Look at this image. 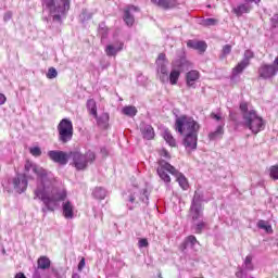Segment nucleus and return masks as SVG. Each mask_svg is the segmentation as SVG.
Returning <instances> with one entry per match:
<instances>
[{
    "label": "nucleus",
    "instance_id": "50",
    "mask_svg": "<svg viewBox=\"0 0 278 278\" xmlns=\"http://www.w3.org/2000/svg\"><path fill=\"white\" fill-rule=\"evenodd\" d=\"M33 278H42V276L40 275V270L35 269V271L33 274Z\"/></svg>",
    "mask_w": 278,
    "mask_h": 278
},
{
    "label": "nucleus",
    "instance_id": "41",
    "mask_svg": "<svg viewBox=\"0 0 278 278\" xmlns=\"http://www.w3.org/2000/svg\"><path fill=\"white\" fill-rule=\"evenodd\" d=\"M29 153L33 154L34 157H40L42 155V150L40 147L29 148Z\"/></svg>",
    "mask_w": 278,
    "mask_h": 278
},
{
    "label": "nucleus",
    "instance_id": "24",
    "mask_svg": "<svg viewBox=\"0 0 278 278\" xmlns=\"http://www.w3.org/2000/svg\"><path fill=\"white\" fill-rule=\"evenodd\" d=\"M251 64V62H247V61H241L237 64L236 67L232 68V75L233 77H237V75H240L244 72V68H247L249 65Z\"/></svg>",
    "mask_w": 278,
    "mask_h": 278
},
{
    "label": "nucleus",
    "instance_id": "1",
    "mask_svg": "<svg viewBox=\"0 0 278 278\" xmlns=\"http://www.w3.org/2000/svg\"><path fill=\"white\" fill-rule=\"evenodd\" d=\"M24 176L27 179H34V175L40 179V185L35 189V199L42 201L45 207L41 210L43 213L55 212L60 207V201H66L65 189H54L51 182L47 180V170L31 161H26L24 166Z\"/></svg>",
    "mask_w": 278,
    "mask_h": 278
},
{
    "label": "nucleus",
    "instance_id": "42",
    "mask_svg": "<svg viewBox=\"0 0 278 278\" xmlns=\"http://www.w3.org/2000/svg\"><path fill=\"white\" fill-rule=\"evenodd\" d=\"M254 58H255V54L253 53V51L245 50L242 60H243V62H251V60H253Z\"/></svg>",
    "mask_w": 278,
    "mask_h": 278
},
{
    "label": "nucleus",
    "instance_id": "32",
    "mask_svg": "<svg viewBox=\"0 0 278 278\" xmlns=\"http://www.w3.org/2000/svg\"><path fill=\"white\" fill-rule=\"evenodd\" d=\"M163 138L167 142V144H169V147H175L177 144V142L175 141V138L173 137V135L168 129L164 131Z\"/></svg>",
    "mask_w": 278,
    "mask_h": 278
},
{
    "label": "nucleus",
    "instance_id": "43",
    "mask_svg": "<svg viewBox=\"0 0 278 278\" xmlns=\"http://www.w3.org/2000/svg\"><path fill=\"white\" fill-rule=\"evenodd\" d=\"M99 34L102 36V38H108V26H105L104 23L99 25Z\"/></svg>",
    "mask_w": 278,
    "mask_h": 278
},
{
    "label": "nucleus",
    "instance_id": "9",
    "mask_svg": "<svg viewBox=\"0 0 278 278\" xmlns=\"http://www.w3.org/2000/svg\"><path fill=\"white\" fill-rule=\"evenodd\" d=\"M48 157L55 164H60V166H66L68 164V160H71V152L51 150L48 151Z\"/></svg>",
    "mask_w": 278,
    "mask_h": 278
},
{
    "label": "nucleus",
    "instance_id": "44",
    "mask_svg": "<svg viewBox=\"0 0 278 278\" xmlns=\"http://www.w3.org/2000/svg\"><path fill=\"white\" fill-rule=\"evenodd\" d=\"M55 77H58V70H55V67H50L47 73V78L55 79Z\"/></svg>",
    "mask_w": 278,
    "mask_h": 278
},
{
    "label": "nucleus",
    "instance_id": "15",
    "mask_svg": "<svg viewBox=\"0 0 278 278\" xmlns=\"http://www.w3.org/2000/svg\"><path fill=\"white\" fill-rule=\"evenodd\" d=\"M199 77H201V74L197 70H191L186 74V84L188 88H197L195 81H198Z\"/></svg>",
    "mask_w": 278,
    "mask_h": 278
},
{
    "label": "nucleus",
    "instance_id": "35",
    "mask_svg": "<svg viewBox=\"0 0 278 278\" xmlns=\"http://www.w3.org/2000/svg\"><path fill=\"white\" fill-rule=\"evenodd\" d=\"M257 227L258 229H264L267 233H273V226L268 225L266 220H258Z\"/></svg>",
    "mask_w": 278,
    "mask_h": 278
},
{
    "label": "nucleus",
    "instance_id": "19",
    "mask_svg": "<svg viewBox=\"0 0 278 278\" xmlns=\"http://www.w3.org/2000/svg\"><path fill=\"white\" fill-rule=\"evenodd\" d=\"M97 121L98 127H101V129H108V125H110V114L108 113H102L98 115L96 113V116H93Z\"/></svg>",
    "mask_w": 278,
    "mask_h": 278
},
{
    "label": "nucleus",
    "instance_id": "3",
    "mask_svg": "<svg viewBox=\"0 0 278 278\" xmlns=\"http://www.w3.org/2000/svg\"><path fill=\"white\" fill-rule=\"evenodd\" d=\"M43 5L52 16L53 21L60 23L62 16H66V12L71 10V0H42Z\"/></svg>",
    "mask_w": 278,
    "mask_h": 278
},
{
    "label": "nucleus",
    "instance_id": "13",
    "mask_svg": "<svg viewBox=\"0 0 278 278\" xmlns=\"http://www.w3.org/2000/svg\"><path fill=\"white\" fill-rule=\"evenodd\" d=\"M131 12H140V9H138V7L128 5L124 10V23L127 25V27H132L134 23H136V17H134Z\"/></svg>",
    "mask_w": 278,
    "mask_h": 278
},
{
    "label": "nucleus",
    "instance_id": "29",
    "mask_svg": "<svg viewBox=\"0 0 278 278\" xmlns=\"http://www.w3.org/2000/svg\"><path fill=\"white\" fill-rule=\"evenodd\" d=\"M176 66H178L180 71H188V68L192 66V63L186 60V58H181L180 60L176 61Z\"/></svg>",
    "mask_w": 278,
    "mask_h": 278
},
{
    "label": "nucleus",
    "instance_id": "45",
    "mask_svg": "<svg viewBox=\"0 0 278 278\" xmlns=\"http://www.w3.org/2000/svg\"><path fill=\"white\" fill-rule=\"evenodd\" d=\"M195 233H202L203 229H205V222H200L195 226H193Z\"/></svg>",
    "mask_w": 278,
    "mask_h": 278
},
{
    "label": "nucleus",
    "instance_id": "27",
    "mask_svg": "<svg viewBox=\"0 0 278 278\" xmlns=\"http://www.w3.org/2000/svg\"><path fill=\"white\" fill-rule=\"evenodd\" d=\"M203 207L202 206H191L190 207V216L192 220H199L201 216H203Z\"/></svg>",
    "mask_w": 278,
    "mask_h": 278
},
{
    "label": "nucleus",
    "instance_id": "2",
    "mask_svg": "<svg viewBox=\"0 0 278 278\" xmlns=\"http://www.w3.org/2000/svg\"><path fill=\"white\" fill-rule=\"evenodd\" d=\"M240 111L242 113L243 127L251 129L252 134H260L264 129V119L257 115L255 110H249V104L242 102L240 104Z\"/></svg>",
    "mask_w": 278,
    "mask_h": 278
},
{
    "label": "nucleus",
    "instance_id": "16",
    "mask_svg": "<svg viewBox=\"0 0 278 278\" xmlns=\"http://www.w3.org/2000/svg\"><path fill=\"white\" fill-rule=\"evenodd\" d=\"M124 43L123 42H116L108 45L105 48V53L109 58H114L117 55L118 52L123 51Z\"/></svg>",
    "mask_w": 278,
    "mask_h": 278
},
{
    "label": "nucleus",
    "instance_id": "34",
    "mask_svg": "<svg viewBox=\"0 0 278 278\" xmlns=\"http://www.w3.org/2000/svg\"><path fill=\"white\" fill-rule=\"evenodd\" d=\"M87 110L91 116H97V102L92 99L87 101Z\"/></svg>",
    "mask_w": 278,
    "mask_h": 278
},
{
    "label": "nucleus",
    "instance_id": "26",
    "mask_svg": "<svg viewBox=\"0 0 278 278\" xmlns=\"http://www.w3.org/2000/svg\"><path fill=\"white\" fill-rule=\"evenodd\" d=\"M181 76V72L179 70L173 68L168 75V81L172 86H177V81H179V77Z\"/></svg>",
    "mask_w": 278,
    "mask_h": 278
},
{
    "label": "nucleus",
    "instance_id": "39",
    "mask_svg": "<svg viewBox=\"0 0 278 278\" xmlns=\"http://www.w3.org/2000/svg\"><path fill=\"white\" fill-rule=\"evenodd\" d=\"M203 27H214V25H218V20L216 18H205L202 21Z\"/></svg>",
    "mask_w": 278,
    "mask_h": 278
},
{
    "label": "nucleus",
    "instance_id": "33",
    "mask_svg": "<svg viewBox=\"0 0 278 278\" xmlns=\"http://www.w3.org/2000/svg\"><path fill=\"white\" fill-rule=\"evenodd\" d=\"M202 201H203V194H201L199 191H195L191 206L202 207V205H201Z\"/></svg>",
    "mask_w": 278,
    "mask_h": 278
},
{
    "label": "nucleus",
    "instance_id": "36",
    "mask_svg": "<svg viewBox=\"0 0 278 278\" xmlns=\"http://www.w3.org/2000/svg\"><path fill=\"white\" fill-rule=\"evenodd\" d=\"M92 16H94V13L89 12L88 10H83L81 14H80V21L81 23H86L88 21H90L92 18Z\"/></svg>",
    "mask_w": 278,
    "mask_h": 278
},
{
    "label": "nucleus",
    "instance_id": "23",
    "mask_svg": "<svg viewBox=\"0 0 278 278\" xmlns=\"http://www.w3.org/2000/svg\"><path fill=\"white\" fill-rule=\"evenodd\" d=\"M233 14L236 16H242V14H249L251 12V5L249 4H239L237 8L232 9Z\"/></svg>",
    "mask_w": 278,
    "mask_h": 278
},
{
    "label": "nucleus",
    "instance_id": "12",
    "mask_svg": "<svg viewBox=\"0 0 278 278\" xmlns=\"http://www.w3.org/2000/svg\"><path fill=\"white\" fill-rule=\"evenodd\" d=\"M13 188L20 194L27 190V177L23 174H17L12 180Z\"/></svg>",
    "mask_w": 278,
    "mask_h": 278
},
{
    "label": "nucleus",
    "instance_id": "8",
    "mask_svg": "<svg viewBox=\"0 0 278 278\" xmlns=\"http://www.w3.org/2000/svg\"><path fill=\"white\" fill-rule=\"evenodd\" d=\"M278 74V56L274 60V64L262 63L258 67V76L261 79H273Z\"/></svg>",
    "mask_w": 278,
    "mask_h": 278
},
{
    "label": "nucleus",
    "instance_id": "46",
    "mask_svg": "<svg viewBox=\"0 0 278 278\" xmlns=\"http://www.w3.org/2000/svg\"><path fill=\"white\" fill-rule=\"evenodd\" d=\"M270 178L278 179V165L271 166L270 168Z\"/></svg>",
    "mask_w": 278,
    "mask_h": 278
},
{
    "label": "nucleus",
    "instance_id": "18",
    "mask_svg": "<svg viewBox=\"0 0 278 278\" xmlns=\"http://www.w3.org/2000/svg\"><path fill=\"white\" fill-rule=\"evenodd\" d=\"M187 47L189 49H194L195 51H199L200 53H205V51L207 49V43H205V41L189 40V41H187Z\"/></svg>",
    "mask_w": 278,
    "mask_h": 278
},
{
    "label": "nucleus",
    "instance_id": "6",
    "mask_svg": "<svg viewBox=\"0 0 278 278\" xmlns=\"http://www.w3.org/2000/svg\"><path fill=\"white\" fill-rule=\"evenodd\" d=\"M59 141L63 144L73 140V122L68 118H63L58 125Z\"/></svg>",
    "mask_w": 278,
    "mask_h": 278
},
{
    "label": "nucleus",
    "instance_id": "49",
    "mask_svg": "<svg viewBox=\"0 0 278 278\" xmlns=\"http://www.w3.org/2000/svg\"><path fill=\"white\" fill-rule=\"evenodd\" d=\"M5 101H8V98H5V94L0 93V105H4Z\"/></svg>",
    "mask_w": 278,
    "mask_h": 278
},
{
    "label": "nucleus",
    "instance_id": "51",
    "mask_svg": "<svg viewBox=\"0 0 278 278\" xmlns=\"http://www.w3.org/2000/svg\"><path fill=\"white\" fill-rule=\"evenodd\" d=\"M4 21H10L12 18V12H7L3 16Z\"/></svg>",
    "mask_w": 278,
    "mask_h": 278
},
{
    "label": "nucleus",
    "instance_id": "28",
    "mask_svg": "<svg viewBox=\"0 0 278 278\" xmlns=\"http://www.w3.org/2000/svg\"><path fill=\"white\" fill-rule=\"evenodd\" d=\"M122 112L123 114H125V116H129L130 118H134V116L138 114V109H136V106L128 105V106H124Z\"/></svg>",
    "mask_w": 278,
    "mask_h": 278
},
{
    "label": "nucleus",
    "instance_id": "30",
    "mask_svg": "<svg viewBox=\"0 0 278 278\" xmlns=\"http://www.w3.org/2000/svg\"><path fill=\"white\" fill-rule=\"evenodd\" d=\"M223 134H225L223 126H217L215 131L208 134V139L218 140V138H223Z\"/></svg>",
    "mask_w": 278,
    "mask_h": 278
},
{
    "label": "nucleus",
    "instance_id": "48",
    "mask_svg": "<svg viewBox=\"0 0 278 278\" xmlns=\"http://www.w3.org/2000/svg\"><path fill=\"white\" fill-rule=\"evenodd\" d=\"M85 266H86V258H81L79 264H78L79 273H81L84 270Z\"/></svg>",
    "mask_w": 278,
    "mask_h": 278
},
{
    "label": "nucleus",
    "instance_id": "10",
    "mask_svg": "<svg viewBox=\"0 0 278 278\" xmlns=\"http://www.w3.org/2000/svg\"><path fill=\"white\" fill-rule=\"evenodd\" d=\"M166 54L161 53L156 59L157 73L162 84H168V67L166 66Z\"/></svg>",
    "mask_w": 278,
    "mask_h": 278
},
{
    "label": "nucleus",
    "instance_id": "4",
    "mask_svg": "<svg viewBox=\"0 0 278 278\" xmlns=\"http://www.w3.org/2000/svg\"><path fill=\"white\" fill-rule=\"evenodd\" d=\"M175 129L178 134L188 135H199V129L201 126L194 118L182 115L176 118Z\"/></svg>",
    "mask_w": 278,
    "mask_h": 278
},
{
    "label": "nucleus",
    "instance_id": "38",
    "mask_svg": "<svg viewBox=\"0 0 278 278\" xmlns=\"http://www.w3.org/2000/svg\"><path fill=\"white\" fill-rule=\"evenodd\" d=\"M243 266H244L245 270H253L254 266H253V256L252 255H248L245 257Z\"/></svg>",
    "mask_w": 278,
    "mask_h": 278
},
{
    "label": "nucleus",
    "instance_id": "53",
    "mask_svg": "<svg viewBox=\"0 0 278 278\" xmlns=\"http://www.w3.org/2000/svg\"><path fill=\"white\" fill-rule=\"evenodd\" d=\"M245 1V3H260V1H262V0H244Z\"/></svg>",
    "mask_w": 278,
    "mask_h": 278
},
{
    "label": "nucleus",
    "instance_id": "40",
    "mask_svg": "<svg viewBox=\"0 0 278 278\" xmlns=\"http://www.w3.org/2000/svg\"><path fill=\"white\" fill-rule=\"evenodd\" d=\"M231 53V45H225L222 49L220 60H225Z\"/></svg>",
    "mask_w": 278,
    "mask_h": 278
},
{
    "label": "nucleus",
    "instance_id": "5",
    "mask_svg": "<svg viewBox=\"0 0 278 278\" xmlns=\"http://www.w3.org/2000/svg\"><path fill=\"white\" fill-rule=\"evenodd\" d=\"M73 160V166L76 170H86L88 168V164H92L94 160H97V155L92 151H88L86 154H81V152H70V160Z\"/></svg>",
    "mask_w": 278,
    "mask_h": 278
},
{
    "label": "nucleus",
    "instance_id": "47",
    "mask_svg": "<svg viewBox=\"0 0 278 278\" xmlns=\"http://www.w3.org/2000/svg\"><path fill=\"white\" fill-rule=\"evenodd\" d=\"M138 244H139V249H144L149 247V241L147 239H140Z\"/></svg>",
    "mask_w": 278,
    "mask_h": 278
},
{
    "label": "nucleus",
    "instance_id": "52",
    "mask_svg": "<svg viewBox=\"0 0 278 278\" xmlns=\"http://www.w3.org/2000/svg\"><path fill=\"white\" fill-rule=\"evenodd\" d=\"M211 118H214L215 121H220V115L212 113Z\"/></svg>",
    "mask_w": 278,
    "mask_h": 278
},
{
    "label": "nucleus",
    "instance_id": "37",
    "mask_svg": "<svg viewBox=\"0 0 278 278\" xmlns=\"http://www.w3.org/2000/svg\"><path fill=\"white\" fill-rule=\"evenodd\" d=\"M197 237L194 236H189L187 238V240L185 241V243L182 244L184 249H188V247H190L192 249V247H194V244H197Z\"/></svg>",
    "mask_w": 278,
    "mask_h": 278
},
{
    "label": "nucleus",
    "instance_id": "21",
    "mask_svg": "<svg viewBox=\"0 0 278 278\" xmlns=\"http://www.w3.org/2000/svg\"><path fill=\"white\" fill-rule=\"evenodd\" d=\"M51 268V260L47 256H40L37 261L36 270H49Z\"/></svg>",
    "mask_w": 278,
    "mask_h": 278
},
{
    "label": "nucleus",
    "instance_id": "25",
    "mask_svg": "<svg viewBox=\"0 0 278 278\" xmlns=\"http://www.w3.org/2000/svg\"><path fill=\"white\" fill-rule=\"evenodd\" d=\"M174 177H176V181H178L182 190H188V179H186V176H184V174L179 173V170L176 169V174H174Z\"/></svg>",
    "mask_w": 278,
    "mask_h": 278
},
{
    "label": "nucleus",
    "instance_id": "17",
    "mask_svg": "<svg viewBox=\"0 0 278 278\" xmlns=\"http://www.w3.org/2000/svg\"><path fill=\"white\" fill-rule=\"evenodd\" d=\"M63 207V216L64 218H67L68 220L75 218V206H73V202L71 201H65L62 204Z\"/></svg>",
    "mask_w": 278,
    "mask_h": 278
},
{
    "label": "nucleus",
    "instance_id": "22",
    "mask_svg": "<svg viewBox=\"0 0 278 278\" xmlns=\"http://www.w3.org/2000/svg\"><path fill=\"white\" fill-rule=\"evenodd\" d=\"M141 134L146 140H153V138H155V131L151 125H143L141 127Z\"/></svg>",
    "mask_w": 278,
    "mask_h": 278
},
{
    "label": "nucleus",
    "instance_id": "54",
    "mask_svg": "<svg viewBox=\"0 0 278 278\" xmlns=\"http://www.w3.org/2000/svg\"><path fill=\"white\" fill-rule=\"evenodd\" d=\"M72 278H79L78 274H73Z\"/></svg>",
    "mask_w": 278,
    "mask_h": 278
},
{
    "label": "nucleus",
    "instance_id": "7",
    "mask_svg": "<svg viewBox=\"0 0 278 278\" xmlns=\"http://www.w3.org/2000/svg\"><path fill=\"white\" fill-rule=\"evenodd\" d=\"M156 173L160 177V179H162V181H164V184H166V186H168V184H170V176L169 175H177V168H175V166L170 165V163L161 160L159 161V166L156 168ZM169 173V175H168Z\"/></svg>",
    "mask_w": 278,
    "mask_h": 278
},
{
    "label": "nucleus",
    "instance_id": "20",
    "mask_svg": "<svg viewBox=\"0 0 278 278\" xmlns=\"http://www.w3.org/2000/svg\"><path fill=\"white\" fill-rule=\"evenodd\" d=\"M154 5L161 8L162 10H170V8H175V0H151Z\"/></svg>",
    "mask_w": 278,
    "mask_h": 278
},
{
    "label": "nucleus",
    "instance_id": "14",
    "mask_svg": "<svg viewBox=\"0 0 278 278\" xmlns=\"http://www.w3.org/2000/svg\"><path fill=\"white\" fill-rule=\"evenodd\" d=\"M199 135H186L184 138V147L187 153H192V151H197V142Z\"/></svg>",
    "mask_w": 278,
    "mask_h": 278
},
{
    "label": "nucleus",
    "instance_id": "31",
    "mask_svg": "<svg viewBox=\"0 0 278 278\" xmlns=\"http://www.w3.org/2000/svg\"><path fill=\"white\" fill-rule=\"evenodd\" d=\"M93 197L96 199H99L100 201H103V199H105V197H108V191H105V189H103L101 187H97L93 190Z\"/></svg>",
    "mask_w": 278,
    "mask_h": 278
},
{
    "label": "nucleus",
    "instance_id": "11",
    "mask_svg": "<svg viewBox=\"0 0 278 278\" xmlns=\"http://www.w3.org/2000/svg\"><path fill=\"white\" fill-rule=\"evenodd\" d=\"M139 195V201H141V203H146V205H149V191L147 189H143L142 192L140 191H135L134 193H131L128 198V203L127 204L129 210H134L136 207V199Z\"/></svg>",
    "mask_w": 278,
    "mask_h": 278
},
{
    "label": "nucleus",
    "instance_id": "55",
    "mask_svg": "<svg viewBox=\"0 0 278 278\" xmlns=\"http://www.w3.org/2000/svg\"><path fill=\"white\" fill-rule=\"evenodd\" d=\"M101 153H108V150H105V149H101Z\"/></svg>",
    "mask_w": 278,
    "mask_h": 278
}]
</instances>
